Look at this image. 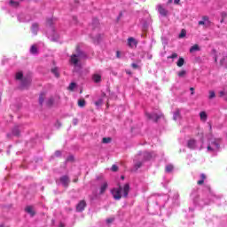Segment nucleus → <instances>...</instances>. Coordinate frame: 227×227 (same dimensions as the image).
<instances>
[{
  "label": "nucleus",
  "mask_w": 227,
  "mask_h": 227,
  "mask_svg": "<svg viewBox=\"0 0 227 227\" xmlns=\"http://www.w3.org/2000/svg\"><path fill=\"white\" fill-rule=\"evenodd\" d=\"M121 191L123 192L122 197L127 198L129 196V192H130V184H126L123 187L119 184L118 188H114L111 191V193L114 196V200H116V201H120V200H121Z\"/></svg>",
  "instance_id": "nucleus-1"
},
{
  "label": "nucleus",
  "mask_w": 227,
  "mask_h": 227,
  "mask_svg": "<svg viewBox=\"0 0 227 227\" xmlns=\"http://www.w3.org/2000/svg\"><path fill=\"white\" fill-rule=\"evenodd\" d=\"M31 54H38V47L35 44H33L30 48Z\"/></svg>",
  "instance_id": "nucleus-18"
},
{
  "label": "nucleus",
  "mask_w": 227,
  "mask_h": 227,
  "mask_svg": "<svg viewBox=\"0 0 227 227\" xmlns=\"http://www.w3.org/2000/svg\"><path fill=\"white\" fill-rule=\"evenodd\" d=\"M196 51H200V45L198 44H194L190 49V52H196Z\"/></svg>",
  "instance_id": "nucleus-26"
},
{
  "label": "nucleus",
  "mask_w": 227,
  "mask_h": 227,
  "mask_svg": "<svg viewBox=\"0 0 227 227\" xmlns=\"http://www.w3.org/2000/svg\"><path fill=\"white\" fill-rule=\"evenodd\" d=\"M22 77H24V74H22V72H19V73L16 74L17 81L22 80Z\"/></svg>",
  "instance_id": "nucleus-32"
},
{
  "label": "nucleus",
  "mask_w": 227,
  "mask_h": 227,
  "mask_svg": "<svg viewBox=\"0 0 227 227\" xmlns=\"http://www.w3.org/2000/svg\"><path fill=\"white\" fill-rule=\"evenodd\" d=\"M111 170L116 172L118 171V167L116 165H113Z\"/></svg>",
  "instance_id": "nucleus-42"
},
{
  "label": "nucleus",
  "mask_w": 227,
  "mask_h": 227,
  "mask_svg": "<svg viewBox=\"0 0 227 227\" xmlns=\"http://www.w3.org/2000/svg\"><path fill=\"white\" fill-rule=\"evenodd\" d=\"M116 58L118 59L121 58V52H120V51H116Z\"/></svg>",
  "instance_id": "nucleus-44"
},
{
  "label": "nucleus",
  "mask_w": 227,
  "mask_h": 227,
  "mask_svg": "<svg viewBox=\"0 0 227 227\" xmlns=\"http://www.w3.org/2000/svg\"><path fill=\"white\" fill-rule=\"evenodd\" d=\"M55 155L56 157H59V155H61V152L59 151L55 152Z\"/></svg>",
  "instance_id": "nucleus-46"
},
{
  "label": "nucleus",
  "mask_w": 227,
  "mask_h": 227,
  "mask_svg": "<svg viewBox=\"0 0 227 227\" xmlns=\"http://www.w3.org/2000/svg\"><path fill=\"white\" fill-rule=\"evenodd\" d=\"M170 3H173V0H168V4H170Z\"/></svg>",
  "instance_id": "nucleus-53"
},
{
  "label": "nucleus",
  "mask_w": 227,
  "mask_h": 227,
  "mask_svg": "<svg viewBox=\"0 0 227 227\" xmlns=\"http://www.w3.org/2000/svg\"><path fill=\"white\" fill-rule=\"evenodd\" d=\"M74 182H77V179H74Z\"/></svg>",
  "instance_id": "nucleus-56"
},
{
  "label": "nucleus",
  "mask_w": 227,
  "mask_h": 227,
  "mask_svg": "<svg viewBox=\"0 0 227 227\" xmlns=\"http://www.w3.org/2000/svg\"><path fill=\"white\" fill-rule=\"evenodd\" d=\"M86 206V200H81L76 206V212H83Z\"/></svg>",
  "instance_id": "nucleus-6"
},
{
  "label": "nucleus",
  "mask_w": 227,
  "mask_h": 227,
  "mask_svg": "<svg viewBox=\"0 0 227 227\" xmlns=\"http://www.w3.org/2000/svg\"><path fill=\"white\" fill-rule=\"evenodd\" d=\"M59 182L63 187H68L70 185V177L68 176H62L59 177Z\"/></svg>",
  "instance_id": "nucleus-4"
},
{
  "label": "nucleus",
  "mask_w": 227,
  "mask_h": 227,
  "mask_svg": "<svg viewBox=\"0 0 227 227\" xmlns=\"http://www.w3.org/2000/svg\"><path fill=\"white\" fill-rule=\"evenodd\" d=\"M121 180H125V176H121Z\"/></svg>",
  "instance_id": "nucleus-52"
},
{
  "label": "nucleus",
  "mask_w": 227,
  "mask_h": 227,
  "mask_svg": "<svg viewBox=\"0 0 227 227\" xmlns=\"http://www.w3.org/2000/svg\"><path fill=\"white\" fill-rule=\"evenodd\" d=\"M32 31H33V33L36 34V31H38V24L37 23H34L32 25Z\"/></svg>",
  "instance_id": "nucleus-30"
},
{
  "label": "nucleus",
  "mask_w": 227,
  "mask_h": 227,
  "mask_svg": "<svg viewBox=\"0 0 227 227\" xmlns=\"http://www.w3.org/2000/svg\"><path fill=\"white\" fill-rule=\"evenodd\" d=\"M187 146L190 150H194V148H196V139L192 138L188 140Z\"/></svg>",
  "instance_id": "nucleus-9"
},
{
  "label": "nucleus",
  "mask_w": 227,
  "mask_h": 227,
  "mask_svg": "<svg viewBox=\"0 0 227 227\" xmlns=\"http://www.w3.org/2000/svg\"><path fill=\"white\" fill-rule=\"evenodd\" d=\"M200 121H202L204 123L208 120V115L207 114V112L202 111L200 113Z\"/></svg>",
  "instance_id": "nucleus-11"
},
{
  "label": "nucleus",
  "mask_w": 227,
  "mask_h": 227,
  "mask_svg": "<svg viewBox=\"0 0 227 227\" xmlns=\"http://www.w3.org/2000/svg\"><path fill=\"white\" fill-rule=\"evenodd\" d=\"M47 25L48 26H52V19H48L47 20Z\"/></svg>",
  "instance_id": "nucleus-43"
},
{
  "label": "nucleus",
  "mask_w": 227,
  "mask_h": 227,
  "mask_svg": "<svg viewBox=\"0 0 227 227\" xmlns=\"http://www.w3.org/2000/svg\"><path fill=\"white\" fill-rule=\"evenodd\" d=\"M200 178L201 179L197 182L198 185H203L205 184V180H207V175L201 174Z\"/></svg>",
  "instance_id": "nucleus-16"
},
{
  "label": "nucleus",
  "mask_w": 227,
  "mask_h": 227,
  "mask_svg": "<svg viewBox=\"0 0 227 227\" xmlns=\"http://www.w3.org/2000/svg\"><path fill=\"white\" fill-rule=\"evenodd\" d=\"M131 67H132V68H134V70H137V69L141 68V67L136 63H132Z\"/></svg>",
  "instance_id": "nucleus-37"
},
{
  "label": "nucleus",
  "mask_w": 227,
  "mask_h": 227,
  "mask_svg": "<svg viewBox=\"0 0 227 227\" xmlns=\"http://www.w3.org/2000/svg\"><path fill=\"white\" fill-rule=\"evenodd\" d=\"M178 58V54L177 53H173L172 55L168 57V59H175Z\"/></svg>",
  "instance_id": "nucleus-35"
},
{
  "label": "nucleus",
  "mask_w": 227,
  "mask_h": 227,
  "mask_svg": "<svg viewBox=\"0 0 227 227\" xmlns=\"http://www.w3.org/2000/svg\"><path fill=\"white\" fill-rule=\"evenodd\" d=\"M186 74H187V71L185 70H182L179 73H177L178 77H185Z\"/></svg>",
  "instance_id": "nucleus-31"
},
{
  "label": "nucleus",
  "mask_w": 227,
  "mask_h": 227,
  "mask_svg": "<svg viewBox=\"0 0 227 227\" xmlns=\"http://www.w3.org/2000/svg\"><path fill=\"white\" fill-rule=\"evenodd\" d=\"M9 4L13 7V8H18L20 3L18 1L14 0H10Z\"/></svg>",
  "instance_id": "nucleus-25"
},
{
  "label": "nucleus",
  "mask_w": 227,
  "mask_h": 227,
  "mask_svg": "<svg viewBox=\"0 0 227 227\" xmlns=\"http://www.w3.org/2000/svg\"><path fill=\"white\" fill-rule=\"evenodd\" d=\"M45 100V95L43 93L39 96V104L42 106Z\"/></svg>",
  "instance_id": "nucleus-29"
},
{
  "label": "nucleus",
  "mask_w": 227,
  "mask_h": 227,
  "mask_svg": "<svg viewBox=\"0 0 227 227\" xmlns=\"http://www.w3.org/2000/svg\"><path fill=\"white\" fill-rule=\"evenodd\" d=\"M190 91H192V95H193V94H194V88H193V87H191V88H190Z\"/></svg>",
  "instance_id": "nucleus-48"
},
{
  "label": "nucleus",
  "mask_w": 227,
  "mask_h": 227,
  "mask_svg": "<svg viewBox=\"0 0 227 227\" xmlns=\"http://www.w3.org/2000/svg\"><path fill=\"white\" fill-rule=\"evenodd\" d=\"M126 74H128L129 75H131V74H132V72H130V71H126Z\"/></svg>",
  "instance_id": "nucleus-50"
},
{
  "label": "nucleus",
  "mask_w": 227,
  "mask_h": 227,
  "mask_svg": "<svg viewBox=\"0 0 227 227\" xmlns=\"http://www.w3.org/2000/svg\"><path fill=\"white\" fill-rule=\"evenodd\" d=\"M77 88V83L75 82H71L69 86L67 87L68 91H74Z\"/></svg>",
  "instance_id": "nucleus-21"
},
{
  "label": "nucleus",
  "mask_w": 227,
  "mask_h": 227,
  "mask_svg": "<svg viewBox=\"0 0 227 227\" xmlns=\"http://www.w3.org/2000/svg\"><path fill=\"white\" fill-rule=\"evenodd\" d=\"M223 61H224V59L221 60V65H223Z\"/></svg>",
  "instance_id": "nucleus-55"
},
{
  "label": "nucleus",
  "mask_w": 227,
  "mask_h": 227,
  "mask_svg": "<svg viewBox=\"0 0 227 227\" xmlns=\"http://www.w3.org/2000/svg\"><path fill=\"white\" fill-rule=\"evenodd\" d=\"M46 105L48 106V107H51V106L54 105V98H50L47 102H46Z\"/></svg>",
  "instance_id": "nucleus-24"
},
{
  "label": "nucleus",
  "mask_w": 227,
  "mask_h": 227,
  "mask_svg": "<svg viewBox=\"0 0 227 227\" xmlns=\"http://www.w3.org/2000/svg\"><path fill=\"white\" fill-rule=\"evenodd\" d=\"M76 53H74L76 56H80L82 58H86V53L81 51V47L76 46L75 49Z\"/></svg>",
  "instance_id": "nucleus-10"
},
{
  "label": "nucleus",
  "mask_w": 227,
  "mask_h": 227,
  "mask_svg": "<svg viewBox=\"0 0 227 227\" xmlns=\"http://www.w3.org/2000/svg\"><path fill=\"white\" fill-rule=\"evenodd\" d=\"M183 65H185V59L182 57L179 58V59L176 62V66L182 67Z\"/></svg>",
  "instance_id": "nucleus-17"
},
{
  "label": "nucleus",
  "mask_w": 227,
  "mask_h": 227,
  "mask_svg": "<svg viewBox=\"0 0 227 227\" xmlns=\"http://www.w3.org/2000/svg\"><path fill=\"white\" fill-rule=\"evenodd\" d=\"M145 116L148 120H153V121H154L155 123H157V121H159V120H160V118H164V114H145Z\"/></svg>",
  "instance_id": "nucleus-2"
},
{
  "label": "nucleus",
  "mask_w": 227,
  "mask_h": 227,
  "mask_svg": "<svg viewBox=\"0 0 227 227\" xmlns=\"http://www.w3.org/2000/svg\"><path fill=\"white\" fill-rule=\"evenodd\" d=\"M29 84H31V80L26 79V78L21 80V87L22 88H27V86H29Z\"/></svg>",
  "instance_id": "nucleus-14"
},
{
  "label": "nucleus",
  "mask_w": 227,
  "mask_h": 227,
  "mask_svg": "<svg viewBox=\"0 0 227 227\" xmlns=\"http://www.w3.org/2000/svg\"><path fill=\"white\" fill-rule=\"evenodd\" d=\"M173 120H175V121H176V120H180V110H176L174 113Z\"/></svg>",
  "instance_id": "nucleus-22"
},
{
  "label": "nucleus",
  "mask_w": 227,
  "mask_h": 227,
  "mask_svg": "<svg viewBox=\"0 0 227 227\" xmlns=\"http://www.w3.org/2000/svg\"><path fill=\"white\" fill-rule=\"evenodd\" d=\"M208 98H209V99L215 98V91H214V90H209Z\"/></svg>",
  "instance_id": "nucleus-33"
},
{
  "label": "nucleus",
  "mask_w": 227,
  "mask_h": 227,
  "mask_svg": "<svg viewBox=\"0 0 227 227\" xmlns=\"http://www.w3.org/2000/svg\"><path fill=\"white\" fill-rule=\"evenodd\" d=\"M83 57L75 55V54H72L70 57V60L69 63H71V65H74V67H77V65H79V61H81V59H82Z\"/></svg>",
  "instance_id": "nucleus-3"
},
{
  "label": "nucleus",
  "mask_w": 227,
  "mask_h": 227,
  "mask_svg": "<svg viewBox=\"0 0 227 227\" xmlns=\"http://www.w3.org/2000/svg\"><path fill=\"white\" fill-rule=\"evenodd\" d=\"M173 169H174L173 165H167L166 168H165V171L167 173H171V171H173Z\"/></svg>",
  "instance_id": "nucleus-27"
},
{
  "label": "nucleus",
  "mask_w": 227,
  "mask_h": 227,
  "mask_svg": "<svg viewBox=\"0 0 227 227\" xmlns=\"http://www.w3.org/2000/svg\"><path fill=\"white\" fill-rule=\"evenodd\" d=\"M107 182H104L100 187V191H99V194H104V192H106V191H107Z\"/></svg>",
  "instance_id": "nucleus-15"
},
{
  "label": "nucleus",
  "mask_w": 227,
  "mask_h": 227,
  "mask_svg": "<svg viewBox=\"0 0 227 227\" xmlns=\"http://www.w3.org/2000/svg\"><path fill=\"white\" fill-rule=\"evenodd\" d=\"M209 129L212 130V124L208 122Z\"/></svg>",
  "instance_id": "nucleus-51"
},
{
  "label": "nucleus",
  "mask_w": 227,
  "mask_h": 227,
  "mask_svg": "<svg viewBox=\"0 0 227 227\" xmlns=\"http://www.w3.org/2000/svg\"><path fill=\"white\" fill-rule=\"evenodd\" d=\"M128 45L129 47H137V41H136V39H134V37H129L128 39Z\"/></svg>",
  "instance_id": "nucleus-8"
},
{
  "label": "nucleus",
  "mask_w": 227,
  "mask_h": 227,
  "mask_svg": "<svg viewBox=\"0 0 227 227\" xmlns=\"http://www.w3.org/2000/svg\"><path fill=\"white\" fill-rule=\"evenodd\" d=\"M157 8H158V12L160 13V15H161V17H168V15H169V11L164 8L162 4H158Z\"/></svg>",
  "instance_id": "nucleus-5"
},
{
  "label": "nucleus",
  "mask_w": 227,
  "mask_h": 227,
  "mask_svg": "<svg viewBox=\"0 0 227 227\" xmlns=\"http://www.w3.org/2000/svg\"><path fill=\"white\" fill-rule=\"evenodd\" d=\"M60 227H63V224H60Z\"/></svg>",
  "instance_id": "nucleus-57"
},
{
  "label": "nucleus",
  "mask_w": 227,
  "mask_h": 227,
  "mask_svg": "<svg viewBox=\"0 0 227 227\" xmlns=\"http://www.w3.org/2000/svg\"><path fill=\"white\" fill-rule=\"evenodd\" d=\"M92 79L94 82H100V81H102V76L100 74H94Z\"/></svg>",
  "instance_id": "nucleus-20"
},
{
  "label": "nucleus",
  "mask_w": 227,
  "mask_h": 227,
  "mask_svg": "<svg viewBox=\"0 0 227 227\" xmlns=\"http://www.w3.org/2000/svg\"><path fill=\"white\" fill-rule=\"evenodd\" d=\"M174 4H180V0H174Z\"/></svg>",
  "instance_id": "nucleus-47"
},
{
  "label": "nucleus",
  "mask_w": 227,
  "mask_h": 227,
  "mask_svg": "<svg viewBox=\"0 0 227 227\" xmlns=\"http://www.w3.org/2000/svg\"><path fill=\"white\" fill-rule=\"evenodd\" d=\"M153 157V154H152V153L145 152L144 153V159L145 160H150V159H152Z\"/></svg>",
  "instance_id": "nucleus-19"
},
{
  "label": "nucleus",
  "mask_w": 227,
  "mask_h": 227,
  "mask_svg": "<svg viewBox=\"0 0 227 227\" xmlns=\"http://www.w3.org/2000/svg\"><path fill=\"white\" fill-rule=\"evenodd\" d=\"M220 97H224V91H220Z\"/></svg>",
  "instance_id": "nucleus-49"
},
{
  "label": "nucleus",
  "mask_w": 227,
  "mask_h": 227,
  "mask_svg": "<svg viewBox=\"0 0 227 227\" xmlns=\"http://www.w3.org/2000/svg\"><path fill=\"white\" fill-rule=\"evenodd\" d=\"M111 141V137H104L102 143L107 144Z\"/></svg>",
  "instance_id": "nucleus-39"
},
{
  "label": "nucleus",
  "mask_w": 227,
  "mask_h": 227,
  "mask_svg": "<svg viewBox=\"0 0 227 227\" xmlns=\"http://www.w3.org/2000/svg\"><path fill=\"white\" fill-rule=\"evenodd\" d=\"M78 106H79V107H84V106H86V100L79 99L78 100Z\"/></svg>",
  "instance_id": "nucleus-28"
},
{
  "label": "nucleus",
  "mask_w": 227,
  "mask_h": 227,
  "mask_svg": "<svg viewBox=\"0 0 227 227\" xmlns=\"http://www.w3.org/2000/svg\"><path fill=\"white\" fill-rule=\"evenodd\" d=\"M113 221H114V219H113V218H108V219H106V223L109 224V223H113Z\"/></svg>",
  "instance_id": "nucleus-45"
},
{
  "label": "nucleus",
  "mask_w": 227,
  "mask_h": 227,
  "mask_svg": "<svg viewBox=\"0 0 227 227\" xmlns=\"http://www.w3.org/2000/svg\"><path fill=\"white\" fill-rule=\"evenodd\" d=\"M104 102V100H102V98H99L98 101L95 102V106H102V103Z\"/></svg>",
  "instance_id": "nucleus-38"
},
{
  "label": "nucleus",
  "mask_w": 227,
  "mask_h": 227,
  "mask_svg": "<svg viewBox=\"0 0 227 227\" xmlns=\"http://www.w3.org/2000/svg\"><path fill=\"white\" fill-rule=\"evenodd\" d=\"M205 22H207V24H210V20H208V16H203L202 20L199 21V26H205Z\"/></svg>",
  "instance_id": "nucleus-13"
},
{
  "label": "nucleus",
  "mask_w": 227,
  "mask_h": 227,
  "mask_svg": "<svg viewBox=\"0 0 227 227\" xmlns=\"http://www.w3.org/2000/svg\"><path fill=\"white\" fill-rule=\"evenodd\" d=\"M51 72H52V74H54V75L56 77H59V73L58 72V67L51 69Z\"/></svg>",
  "instance_id": "nucleus-34"
},
{
  "label": "nucleus",
  "mask_w": 227,
  "mask_h": 227,
  "mask_svg": "<svg viewBox=\"0 0 227 227\" xmlns=\"http://www.w3.org/2000/svg\"><path fill=\"white\" fill-rule=\"evenodd\" d=\"M12 134H13V136H16L17 137H19V136H20V130H19L18 127H15L12 129Z\"/></svg>",
  "instance_id": "nucleus-23"
},
{
  "label": "nucleus",
  "mask_w": 227,
  "mask_h": 227,
  "mask_svg": "<svg viewBox=\"0 0 227 227\" xmlns=\"http://www.w3.org/2000/svg\"><path fill=\"white\" fill-rule=\"evenodd\" d=\"M141 166H143V163H141V161H138L136 163L135 168H136V169H139V168H141Z\"/></svg>",
  "instance_id": "nucleus-40"
},
{
  "label": "nucleus",
  "mask_w": 227,
  "mask_h": 227,
  "mask_svg": "<svg viewBox=\"0 0 227 227\" xmlns=\"http://www.w3.org/2000/svg\"><path fill=\"white\" fill-rule=\"evenodd\" d=\"M221 143V138H218V139H215L214 141H211V146H213V148L215 150H219L220 148V144Z\"/></svg>",
  "instance_id": "nucleus-7"
},
{
  "label": "nucleus",
  "mask_w": 227,
  "mask_h": 227,
  "mask_svg": "<svg viewBox=\"0 0 227 227\" xmlns=\"http://www.w3.org/2000/svg\"><path fill=\"white\" fill-rule=\"evenodd\" d=\"M137 63H141V59L137 60Z\"/></svg>",
  "instance_id": "nucleus-54"
},
{
  "label": "nucleus",
  "mask_w": 227,
  "mask_h": 227,
  "mask_svg": "<svg viewBox=\"0 0 227 227\" xmlns=\"http://www.w3.org/2000/svg\"><path fill=\"white\" fill-rule=\"evenodd\" d=\"M207 150H208V152H214V150H215V149L213 148V146H212L211 144H209V145H207Z\"/></svg>",
  "instance_id": "nucleus-41"
},
{
  "label": "nucleus",
  "mask_w": 227,
  "mask_h": 227,
  "mask_svg": "<svg viewBox=\"0 0 227 227\" xmlns=\"http://www.w3.org/2000/svg\"><path fill=\"white\" fill-rule=\"evenodd\" d=\"M185 35H187V32L184 29L181 30L179 38H184L185 36Z\"/></svg>",
  "instance_id": "nucleus-36"
},
{
  "label": "nucleus",
  "mask_w": 227,
  "mask_h": 227,
  "mask_svg": "<svg viewBox=\"0 0 227 227\" xmlns=\"http://www.w3.org/2000/svg\"><path fill=\"white\" fill-rule=\"evenodd\" d=\"M25 212H27V214H30L32 217H34V215H35V210L33 209V207L31 206H28L25 208Z\"/></svg>",
  "instance_id": "nucleus-12"
}]
</instances>
